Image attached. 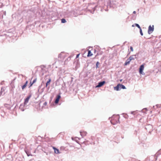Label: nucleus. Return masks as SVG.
<instances>
[{
  "label": "nucleus",
  "instance_id": "nucleus-1",
  "mask_svg": "<svg viewBox=\"0 0 161 161\" xmlns=\"http://www.w3.org/2000/svg\"><path fill=\"white\" fill-rule=\"evenodd\" d=\"M97 7V5H95L94 3H90L89 4L87 7L88 9V10L91 13L93 14Z\"/></svg>",
  "mask_w": 161,
  "mask_h": 161
},
{
  "label": "nucleus",
  "instance_id": "nucleus-2",
  "mask_svg": "<svg viewBox=\"0 0 161 161\" xmlns=\"http://www.w3.org/2000/svg\"><path fill=\"white\" fill-rule=\"evenodd\" d=\"M119 115H118L116 116L115 119H114L113 117H112V119L110 121V122L111 124L113 125H114L118 123L119 122Z\"/></svg>",
  "mask_w": 161,
  "mask_h": 161
},
{
  "label": "nucleus",
  "instance_id": "nucleus-3",
  "mask_svg": "<svg viewBox=\"0 0 161 161\" xmlns=\"http://www.w3.org/2000/svg\"><path fill=\"white\" fill-rule=\"evenodd\" d=\"M126 88L125 86L122 84H119L117 86L114 87V89L117 91L120 90L121 89H125Z\"/></svg>",
  "mask_w": 161,
  "mask_h": 161
},
{
  "label": "nucleus",
  "instance_id": "nucleus-4",
  "mask_svg": "<svg viewBox=\"0 0 161 161\" xmlns=\"http://www.w3.org/2000/svg\"><path fill=\"white\" fill-rule=\"evenodd\" d=\"M144 69V65L143 64L141 65L139 69V73L140 74L144 75L145 73L143 72Z\"/></svg>",
  "mask_w": 161,
  "mask_h": 161
},
{
  "label": "nucleus",
  "instance_id": "nucleus-5",
  "mask_svg": "<svg viewBox=\"0 0 161 161\" xmlns=\"http://www.w3.org/2000/svg\"><path fill=\"white\" fill-rule=\"evenodd\" d=\"M154 26L153 25L152 27L151 25H149L148 27V33L149 34H151L154 31Z\"/></svg>",
  "mask_w": 161,
  "mask_h": 161
},
{
  "label": "nucleus",
  "instance_id": "nucleus-6",
  "mask_svg": "<svg viewBox=\"0 0 161 161\" xmlns=\"http://www.w3.org/2000/svg\"><path fill=\"white\" fill-rule=\"evenodd\" d=\"M31 97V95L30 94V95H28L27 97L25 99L24 105V106L27 104V103L28 102L29 100Z\"/></svg>",
  "mask_w": 161,
  "mask_h": 161
},
{
  "label": "nucleus",
  "instance_id": "nucleus-7",
  "mask_svg": "<svg viewBox=\"0 0 161 161\" xmlns=\"http://www.w3.org/2000/svg\"><path fill=\"white\" fill-rule=\"evenodd\" d=\"M105 83V81H103L99 82L97 85L96 86V87H100L103 86Z\"/></svg>",
  "mask_w": 161,
  "mask_h": 161
},
{
  "label": "nucleus",
  "instance_id": "nucleus-8",
  "mask_svg": "<svg viewBox=\"0 0 161 161\" xmlns=\"http://www.w3.org/2000/svg\"><path fill=\"white\" fill-rule=\"evenodd\" d=\"M60 97L61 96L60 94L57 96L56 99L55 101V104H57L58 103Z\"/></svg>",
  "mask_w": 161,
  "mask_h": 161
},
{
  "label": "nucleus",
  "instance_id": "nucleus-9",
  "mask_svg": "<svg viewBox=\"0 0 161 161\" xmlns=\"http://www.w3.org/2000/svg\"><path fill=\"white\" fill-rule=\"evenodd\" d=\"M53 148L54 150V153L56 154H59L60 153V152L58 149L56 148L55 147H53Z\"/></svg>",
  "mask_w": 161,
  "mask_h": 161
},
{
  "label": "nucleus",
  "instance_id": "nucleus-10",
  "mask_svg": "<svg viewBox=\"0 0 161 161\" xmlns=\"http://www.w3.org/2000/svg\"><path fill=\"white\" fill-rule=\"evenodd\" d=\"M36 79H34L32 82H31V81L30 83V86H29V88L31 86H32V85H33V84L36 81Z\"/></svg>",
  "mask_w": 161,
  "mask_h": 161
},
{
  "label": "nucleus",
  "instance_id": "nucleus-11",
  "mask_svg": "<svg viewBox=\"0 0 161 161\" xmlns=\"http://www.w3.org/2000/svg\"><path fill=\"white\" fill-rule=\"evenodd\" d=\"M80 134L82 137L83 136H86L87 134V132L86 131H84L82 132L81 131H80Z\"/></svg>",
  "mask_w": 161,
  "mask_h": 161
},
{
  "label": "nucleus",
  "instance_id": "nucleus-12",
  "mask_svg": "<svg viewBox=\"0 0 161 161\" xmlns=\"http://www.w3.org/2000/svg\"><path fill=\"white\" fill-rule=\"evenodd\" d=\"M130 61V60L129 58L127 59L125 63V65H126L129 64Z\"/></svg>",
  "mask_w": 161,
  "mask_h": 161
},
{
  "label": "nucleus",
  "instance_id": "nucleus-13",
  "mask_svg": "<svg viewBox=\"0 0 161 161\" xmlns=\"http://www.w3.org/2000/svg\"><path fill=\"white\" fill-rule=\"evenodd\" d=\"M51 81V79H48V81H47L46 84V86L47 87V86L50 84V82Z\"/></svg>",
  "mask_w": 161,
  "mask_h": 161
},
{
  "label": "nucleus",
  "instance_id": "nucleus-14",
  "mask_svg": "<svg viewBox=\"0 0 161 161\" xmlns=\"http://www.w3.org/2000/svg\"><path fill=\"white\" fill-rule=\"evenodd\" d=\"M92 53L91 52L90 50H89L88 51V53L87 55V57H90L92 56Z\"/></svg>",
  "mask_w": 161,
  "mask_h": 161
},
{
  "label": "nucleus",
  "instance_id": "nucleus-15",
  "mask_svg": "<svg viewBox=\"0 0 161 161\" xmlns=\"http://www.w3.org/2000/svg\"><path fill=\"white\" fill-rule=\"evenodd\" d=\"M134 56H135V57H136V55H132L131 56H130L129 58V59L130 60V61H131V60H134Z\"/></svg>",
  "mask_w": 161,
  "mask_h": 161
},
{
  "label": "nucleus",
  "instance_id": "nucleus-16",
  "mask_svg": "<svg viewBox=\"0 0 161 161\" xmlns=\"http://www.w3.org/2000/svg\"><path fill=\"white\" fill-rule=\"evenodd\" d=\"M66 22V21L64 19H61V22L63 23H64Z\"/></svg>",
  "mask_w": 161,
  "mask_h": 161
},
{
  "label": "nucleus",
  "instance_id": "nucleus-17",
  "mask_svg": "<svg viewBox=\"0 0 161 161\" xmlns=\"http://www.w3.org/2000/svg\"><path fill=\"white\" fill-rule=\"evenodd\" d=\"M100 63L99 62L97 61V62L96 64V69H97V68L99 67L98 66V65Z\"/></svg>",
  "mask_w": 161,
  "mask_h": 161
},
{
  "label": "nucleus",
  "instance_id": "nucleus-18",
  "mask_svg": "<svg viewBox=\"0 0 161 161\" xmlns=\"http://www.w3.org/2000/svg\"><path fill=\"white\" fill-rule=\"evenodd\" d=\"M159 155V154H156L154 155L156 157V158H155V161H156L157 160L158 157Z\"/></svg>",
  "mask_w": 161,
  "mask_h": 161
},
{
  "label": "nucleus",
  "instance_id": "nucleus-19",
  "mask_svg": "<svg viewBox=\"0 0 161 161\" xmlns=\"http://www.w3.org/2000/svg\"><path fill=\"white\" fill-rule=\"evenodd\" d=\"M23 105H22V104H21L20 105V106L19 107V108H20L21 110L22 111H23L25 110V109H24L23 108H22V107L23 106Z\"/></svg>",
  "mask_w": 161,
  "mask_h": 161
},
{
  "label": "nucleus",
  "instance_id": "nucleus-20",
  "mask_svg": "<svg viewBox=\"0 0 161 161\" xmlns=\"http://www.w3.org/2000/svg\"><path fill=\"white\" fill-rule=\"evenodd\" d=\"M135 25H136V26L139 29L141 28V27L138 24L135 23Z\"/></svg>",
  "mask_w": 161,
  "mask_h": 161
},
{
  "label": "nucleus",
  "instance_id": "nucleus-21",
  "mask_svg": "<svg viewBox=\"0 0 161 161\" xmlns=\"http://www.w3.org/2000/svg\"><path fill=\"white\" fill-rule=\"evenodd\" d=\"M139 30H140V32L141 35V36H143V33H142V31L141 28Z\"/></svg>",
  "mask_w": 161,
  "mask_h": 161
},
{
  "label": "nucleus",
  "instance_id": "nucleus-22",
  "mask_svg": "<svg viewBox=\"0 0 161 161\" xmlns=\"http://www.w3.org/2000/svg\"><path fill=\"white\" fill-rule=\"evenodd\" d=\"M26 86L25 85V84H24L23 86H22L21 87L22 89L23 90Z\"/></svg>",
  "mask_w": 161,
  "mask_h": 161
},
{
  "label": "nucleus",
  "instance_id": "nucleus-23",
  "mask_svg": "<svg viewBox=\"0 0 161 161\" xmlns=\"http://www.w3.org/2000/svg\"><path fill=\"white\" fill-rule=\"evenodd\" d=\"M144 110H145L146 111H147V108H144L143 109H142V111L143 112V113H145V112H144Z\"/></svg>",
  "mask_w": 161,
  "mask_h": 161
},
{
  "label": "nucleus",
  "instance_id": "nucleus-24",
  "mask_svg": "<svg viewBox=\"0 0 161 161\" xmlns=\"http://www.w3.org/2000/svg\"><path fill=\"white\" fill-rule=\"evenodd\" d=\"M3 6V4L2 3H0V8H2Z\"/></svg>",
  "mask_w": 161,
  "mask_h": 161
},
{
  "label": "nucleus",
  "instance_id": "nucleus-25",
  "mask_svg": "<svg viewBox=\"0 0 161 161\" xmlns=\"http://www.w3.org/2000/svg\"><path fill=\"white\" fill-rule=\"evenodd\" d=\"M156 106V108H158L160 107V105L159 104H157Z\"/></svg>",
  "mask_w": 161,
  "mask_h": 161
},
{
  "label": "nucleus",
  "instance_id": "nucleus-26",
  "mask_svg": "<svg viewBox=\"0 0 161 161\" xmlns=\"http://www.w3.org/2000/svg\"><path fill=\"white\" fill-rule=\"evenodd\" d=\"M130 50L131 51H133V47H130Z\"/></svg>",
  "mask_w": 161,
  "mask_h": 161
},
{
  "label": "nucleus",
  "instance_id": "nucleus-27",
  "mask_svg": "<svg viewBox=\"0 0 161 161\" xmlns=\"http://www.w3.org/2000/svg\"><path fill=\"white\" fill-rule=\"evenodd\" d=\"M28 81L27 80L25 82V85H26L27 86V84H28Z\"/></svg>",
  "mask_w": 161,
  "mask_h": 161
},
{
  "label": "nucleus",
  "instance_id": "nucleus-28",
  "mask_svg": "<svg viewBox=\"0 0 161 161\" xmlns=\"http://www.w3.org/2000/svg\"><path fill=\"white\" fill-rule=\"evenodd\" d=\"M28 81L27 80L25 82V85H26L27 86V84H28Z\"/></svg>",
  "mask_w": 161,
  "mask_h": 161
},
{
  "label": "nucleus",
  "instance_id": "nucleus-29",
  "mask_svg": "<svg viewBox=\"0 0 161 161\" xmlns=\"http://www.w3.org/2000/svg\"><path fill=\"white\" fill-rule=\"evenodd\" d=\"M79 55H80V54H77V55H76V58H78L79 57Z\"/></svg>",
  "mask_w": 161,
  "mask_h": 161
},
{
  "label": "nucleus",
  "instance_id": "nucleus-30",
  "mask_svg": "<svg viewBox=\"0 0 161 161\" xmlns=\"http://www.w3.org/2000/svg\"><path fill=\"white\" fill-rule=\"evenodd\" d=\"M153 108H154L155 109H156V108H157L156 107V106H153Z\"/></svg>",
  "mask_w": 161,
  "mask_h": 161
},
{
  "label": "nucleus",
  "instance_id": "nucleus-31",
  "mask_svg": "<svg viewBox=\"0 0 161 161\" xmlns=\"http://www.w3.org/2000/svg\"><path fill=\"white\" fill-rule=\"evenodd\" d=\"M47 104V103L46 102H45L44 103L43 105H46Z\"/></svg>",
  "mask_w": 161,
  "mask_h": 161
},
{
  "label": "nucleus",
  "instance_id": "nucleus-32",
  "mask_svg": "<svg viewBox=\"0 0 161 161\" xmlns=\"http://www.w3.org/2000/svg\"><path fill=\"white\" fill-rule=\"evenodd\" d=\"M3 14H4L5 15H6V12L5 11H3Z\"/></svg>",
  "mask_w": 161,
  "mask_h": 161
},
{
  "label": "nucleus",
  "instance_id": "nucleus-33",
  "mask_svg": "<svg viewBox=\"0 0 161 161\" xmlns=\"http://www.w3.org/2000/svg\"><path fill=\"white\" fill-rule=\"evenodd\" d=\"M60 53L58 55V57H61V53Z\"/></svg>",
  "mask_w": 161,
  "mask_h": 161
},
{
  "label": "nucleus",
  "instance_id": "nucleus-34",
  "mask_svg": "<svg viewBox=\"0 0 161 161\" xmlns=\"http://www.w3.org/2000/svg\"><path fill=\"white\" fill-rule=\"evenodd\" d=\"M136 13V11H134L133 12V13L134 14H135Z\"/></svg>",
  "mask_w": 161,
  "mask_h": 161
},
{
  "label": "nucleus",
  "instance_id": "nucleus-35",
  "mask_svg": "<svg viewBox=\"0 0 161 161\" xmlns=\"http://www.w3.org/2000/svg\"><path fill=\"white\" fill-rule=\"evenodd\" d=\"M134 112H131V114H134Z\"/></svg>",
  "mask_w": 161,
  "mask_h": 161
},
{
  "label": "nucleus",
  "instance_id": "nucleus-36",
  "mask_svg": "<svg viewBox=\"0 0 161 161\" xmlns=\"http://www.w3.org/2000/svg\"><path fill=\"white\" fill-rule=\"evenodd\" d=\"M148 126H149L150 127H151V128H152V126L151 125H148Z\"/></svg>",
  "mask_w": 161,
  "mask_h": 161
},
{
  "label": "nucleus",
  "instance_id": "nucleus-37",
  "mask_svg": "<svg viewBox=\"0 0 161 161\" xmlns=\"http://www.w3.org/2000/svg\"><path fill=\"white\" fill-rule=\"evenodd\" d=\"M134 25H133L132 26V27H134Z\"/></svg>",
  "mask_w": 161,
  "mask_h": 161
},
{
  "label": "nucleus",
  "instance_id": "nucleus-38",
  "mask_svg": "<svg viewBox=\"0 0 161 161\" xmlns=\"http://www.w3.org/2000/svg\"><path fill=\"white\" fill-rule=\"evenodd\" d=\"M122 80V79H121V80H120V82H121Z\"/></svg>",
  "mask_w": 161,
  "mask_h": 161
}]
</instances>
